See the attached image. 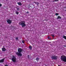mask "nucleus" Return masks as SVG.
I'll use <instances>...</instances> for the list:
<instances>
[{
    "label": "nucleus",
    "mask_w": 66,
    "mask_h": 66,
    "mask_svg": "<svg viewBox=\"0 0 66 66\" xmlns=\"http://www.w3.org/2000/svg\"><path fill=\"white\" fill-rule=\"evenodd\" d=\"M18 52H17L16 53V54L18 56H22V54L21 53L22 51V48L18 47Z\"/></svg>",
    "instance_id": "1"
},
{
    "label": "nucleus",
    "mask_w": 66,
    "mask_h": 66,
    "mask_svg": "<svg viewBox=\"0 0 66 66\" xmlns=\"http://www.w3.org/2000/svg\"><path fill=\"white\" fill-rule=\"evenodd\" d=\"M61 60L64 62H66V56L64 55H62L61 56Z\"/></svg>",
    "instance_id": "2"
},
{
    "label": "nucleus",
    "mask_w": 66,
    "mask_h": 66,
    "mask_svg": "<svg viewBox=\"0 0 66 66\" xmlns=\"http://www.w3.org/2000/svg\"><path fill=\"white\" fill-rule=\"evenodd\" d=\"M11 60L14 63L16 62V57L15 56V55H13L12 56V57L11 58Z\"/></svg>",
    "instance_id": "3"
},
{
    "label": "nucleus",
    "mask_w": 66,
    "mask_h": 66,
    "mask_svg": "<svg viewBox=\"0 0 66 66\" xmlns=\"http://www.w3.org/2000/svg\"><path fill=\"white\" fill-rule=\"evenodd\" d=\"M20 25L22 26V28L26 26V24H25V22H21V23Z\"/></svg>",
    "instance_id": "4"
},
{
    "label": "nucleus",
    "mask_w": 66,
    "mask_h": 66,
    "mask_svg": "<svg viewBox=\"0 0 66 66\" xmlns=\"http://www.w3.org/2000/svg\"><path fill=\"white\" fill-rule=\"evenodd\" d=\"M51 59L52 60H57V56L54 55L52 57Z\"/></svg>",
    "instance_id": "5"
},
{
    "label": "nucleus",
    "mask_w": 66,
    "mask_h": 66,
    "mask_svg": "<svg viewBox=\"0 0 66 66\" xmlns=\"http://www.w3.org/2000/svg\"><path fill=\"white\" fill-rule=\"evenodd\" d=\"M7 23L10 24H11L12 23V20H10V19H8L7 20Z\"/></svg>",
    "instance_id": "6"
},
{
    "label": "nucleus",
    "mask_w": 66,
    "mask_h": 66,
    "mask_svg": "<svg viewBox=\"0 0 66 66\" xmlns=\"http://www.w3.org/2000/svg\"><path fill=\"white\" fill-rule=\"evenodd\" d=\"M4 61V59H3L2 60H0V63H3Z\"/></svg>",
    "instance_id": "7"
},
{
    "label": "nucleus",
    "mask_w": 66,
    "mask_h": 66,
    "mask_svg": "<svg viewBox=\"0 0 66 66\" xmlns=\"http://www.w3.org/2000/svg\"><path fill=\"white\" fill-rule=\"evenodd\" d=\"M2 51H6V49L5 48L3 47V48H2Z\"/></svg>",
    "instance_id": "8"
},
{
    "label": "nucleus",
    "mask_w": 66,
    "mask_h": 66,
    "mask_svg": "<svg viewBox=\"0 0 66 66\" xmlns=\"http://www.w3.org/2000/svg\"><path fill=\"white\" fill-rule=\"evenodd\" d=\"M17 4H18L19 5H20V6L21 5H22V3H21V2H19L17 3Z\"/></svg>",
    "instance_id": "9"
},
{
    "label": "nucleus",
    "mask_w": 66,
    "mask_h": 66,
    "mask_svg": "<svg viewBox=\"0 0 66 66\" xmlns=\"http://www.w3.org/2000/svg\"><path fill=\"white\" fill-rule=\"evenodd\" d=\"M33 3H35V4H37V5H38L39 4V3L38 2H36L34 1L33 2Z\"/></svg>",
    "instance_id": "10"
},
{
    "label": "nucleus",
    "mask_w": 66,
    "mask_h": 66,
    "mask_svg": "<svg viewBox=\"0 0 66 66\" xmlns=\"http://www.w3.org/2000/svg\"><path fill=\"white\" fill-rule=\"evenodd\" d=\"M63 38H64V39H65L66 40V36H63Z\"/></svg>",
    "instance_id": "11"
},
{
    "label": "nucleus",
    "mask_w": 66,
    "mask_h": 66,
    "mask_svg": "<svg viewBox=\"0 0 66 66\" xmlns=\"http://www.w3.org/2000/svg\"><path fill=\"white\" fill-rule=\"evenodd\" d=\"M61 17L60 16H57V18L58 19H61Z\"/></svg>",
    "instance_id": "12"
},
{
    "label": "nucleus",
    "mask_w": 66,
    "mask_h": 66,
    "mask_svg": "<svg viewBox=\"0 0 66 66\" xmlns=\"http://www.w3.org/2000/svg\"><path fill=\"white\" fill-rule=\"evenodd\" d=\"M29 48L30 50H32V46H30L29 47Z\"/></svg>",
    "instance_id": "13"
},
{
    "label": "nucleus",
    "mask_w": 66,
    "mask_h": 66,
    "mask_svg": "<svg viewBox=\"0 0 66 66\" xmlns=\"http://www.w3.org/2000/svg\"><path fill=\"white\" fill-rule=\"evenodd\" d=\"M39 59L38 58H36V60L37 61H39Z\"/></svg>",
    "instance_id": "14"
},
{
    "label": "nucleus",
    "mask_w": 66,
    "mask_h": 66,
    "mask_svg": "<svg viewBox=\"0 0 66 66\" xmlns=\"http://www.w3.org/2000/svg\"><path fill=\"white\" fill-rule=\"evenodd\" d=\"M55 15H56V16H58V15H59V14L57 13H56L55 14Z\"/></svg>",
    "instance_id": "15"
},
{
    "label": "nucleus",
    "mask_w": 66,
    "mask_h": 66,
    "mask_svg": "<svg viewBox=\"0 0 66 66\" xmlns=\"http://www.w3.org/2000/svg\"><path fill=\"white\" fill-rule=\"evenodd\" d=\"M51 36H52L53 37H54V35H51Z\"/></svg>",
    "instance_id": "16"
},
{
    "label": "nucleus",
    "mask_w": 66,
    "mask_h": 66,
    "mask_svg": "<svg viewBox=\"0 0 66 66\" xmlns=\"http://www.w3.org/2000/svg\"><path fill=\"white\" fill-rule=\"evenodd\" d=\"M16 14H17V15H18V14H19V12L16 11Z\"/></svg>",
    "instance_id": "17"
},
{
    "label": "nucleus",
    "mask_w": 66,
    "mask_h": 66,
    "mask_svg": "<svg viewBox=\"0 0 66 66\" xmlns=\"http://www.w3.org/2000/svg\"><path fill=\"white\" fill-rule=\"evenodd\" d=\"M15 39L16 40H18V37H16L15 38Z\"/></svg>",
    "instance_id": "18"
},
{
    "label": "nucleus",
    "mask_w": 66,
    "mask_h": 66,
    "mask_svg": "<svg viewBox=\"0 0 66 66\" xmlns=\"http://www.w3.org/2000/svg\"><path fill=\"white\" fill-rule=\"evenodd\" d=\"M22 43H23V44H24V41L23 40H22Z\"/></svg>",
    "instance_id": "19"
},
{
    "label": "nucleus",
    "mask_w": 66,
    "mask_h": 66,
    "mask_svg": "<svg viewBox=\"0 0 66 66\" xmlns=\"http://www.w3.org/2000/svg\"><path fill=\"white\" fill-rule=\"evenodd\" d=\"M55 2H56L57 1H59V0H55Z\"/></svg>",
    "instance_id": "20"
},
{
    "label": "nucleus",
    "mask_w": 66,
    "mask_h": 66,
    "mask_svg": "<svg viewBox=\"0 0 66 66\" xmlns=\"http://www.w3.org/2000/svg\"><path fill=\"white\" fill-rule=\"evenodd\" d=\"M2 6V4L0 3V7Z\"/></svg>",
    "instance_id": "21"
},
{
    "label": "nucleus",
    "mask_w": 66,
    "mask_h": 66,
    "mask_svg": "<svg viewBox=\"0 0 66 66\" xmlns=\"http://www.w3.org/2000/svg\"><path fill=\"white\" fill-rule=\"evenodd\" d=\"M53 2H55V0H53Z\"/></svg>",
    "instance_id": "22"
},
{
    "label": "nucleus",
    "mask_w": 66,
    "mask_h": 66,
    "mask_svg": "<svg viewBox=\"0 0 66 66\" xmlns=\"http://www.w3.org/2000/svg\"><path fill=\"white\" fill-rule=\"evenodd\" d=\"M28 58H29V55H28Z\"/></svg>",
    "instance_id": "23"
},
{
    "label": "nucleus",
    "mask_w": 66,
    "mask_h": 66,
    "mask_svg": "<svg viewBox=\"0 0 66 66\" xmlns=\"http://www.w3.org/2000/svg\"><path fill=\"white\" fill-rule=\"evenodd\" d=\"M17 10H18H18H19V8H17Z\"/></svg>",
    "instance_id": "24"
},
{
    "label": "nucleus",
    "mask_w": 66,
    "mask_h": 66,
    "mask_svg": "<svg viewBox=\"0 0 66 66\" xmlns=\"http://www.w3.org/2000/svg\"><path fill=\"white\" fill-rule=\"evenodd\" d=\"M48 39H49V38H50L49 37H48Z\"/></svg>",
    "instance_id": "25"
},
{
    "label": "nucleus",
    "mask_w": 66,
    "mask_h": 66,
    "mask_svg": "<svg viewBox=\"0 0 66 66\" xmlns=\"http://www.w3.org/2000/svg\"><path fill=\"white\" fill-rule=\"evenodd\" d=\"M27 13H29V12H27Z\"/></svg>",
    "instance_id": "26"
},
{
    "label": "nucleus",
    "mask_w": 66,
    "mask_h": 66,
    "mask_svg": "<svg viewBox=\"0 0 66 66\" xmlns=\"http://www.w3.org/2000/svg\"><path fill=\"white\" fill-rule=\"evenodd\" d=\"M58 66H61V65H58Z\"/></svg>",
    "instance_id": "27"
},
{
    "label": "nucleus",
    "mask_w": 66,
    "mask_h": 66,
    "mask_svg": "<svg viewBox=\"0 0 66 66\" xmlns=\"http://www.w3.org/2000/svg\"><path fill=\"white\" fill-rule=\"evenodd\" d=\"M19 24H20V23H19Z\"/></svg>",
    "instance_id": "28"
}]
</instances>
